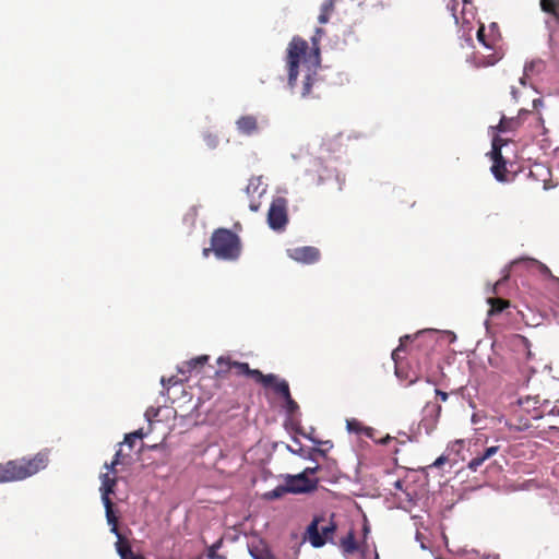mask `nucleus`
Returning a JSON list of instances; mask_svg holds the SVG:
<instances>
[{"label": "nucleus", "mask_w": 559, "mask_h": 559, "mask_svg": "<svg viewBox=\"0 0 559 559\" xmlns=\"http://www.w3.org/2000/svg\"><path fill=\"white\" fill-rule=\"evenodd\" d=\"M322 28L316 29V35L312 37V47L309 48L308 43L295 36L287 47L286 66L288 70V86L290 90L296 87L297 78L299 74V67L301 64L304 74L302 85L300 88L301 97L311 95V87L316 81L317 69L320 67V47L319 39L323 35Z\"/></svg>", "instance_id": "obj_1"}, {"label": "nucleus", "mask_w": 559, "mask_h": 559, "mask_svg": "<svg viewBox=\"0 0 559 559\" xmlns=\"http://www.w3.org/2000/svg\"><path fill=\"white\" fill-rule=\"evenodd\" d=\"M49 450L34 456H23L0 463V483L21 481L45 469L49 464Z\"/></svg>", "instance_id": "obj_2"}, {"label": "nucleus", "mask_w": 559, "mask_h": 559, "mask_svg": "<svg viewBox=\"0 0 559 559\" xmlns=\"http://www.w3.org/2000/svg\"><path fill=\"white\" fill-rule=\"evenodd\" d=\"M211 249L219 260L236 261L242 250L240 237L227 228H217L211 236Z\"/></svg>", "instance_id": "obj_3"}, {"label": "nucleus", "mask_w": 559, "mask_h": 559, "mask_svg": "<svg viewBox=\"0 0 559 559\" xmlns=\"http://www.w3.org/2000/svg\"><path fill=\"white\" fill-rule=\"evenodd\" d=\"M336 528L333 515L330 519L323 515L314 516L306 530L305 539H308L312 547L320 548L333 540Z\"/></svg>", "instance_id": "obj_4"}, {"label": "nucleus", "mask_w": 559, "mask_h": 559, "mask_svg": "<svg viewBox=\"0 0 559 559\" xmlns=\"http://www.w3.org/2000/svg\"><path fill=\"white\" fill-rule=\"evenodd\" d=\"M477 39L479 43H481L485 48L488 50H491L490 53L478 56L475 58V64L476 67H490L495 66L499 60L502 59L504 52L501 49V47H498L496 44V40H486L485 36V27L481 25L477 31Z\"/></svg>", "instance_id": "obj_5"}, {"label": "nucleus", "mask_w": 559, "mask_h": 559, "mask_svg": "<svg viewBox=\"0 0 559 559\" xmlns=\"http://www.w3.org/2000/svg\"><path fill=\"white\" fill-rule=\"evenodd\" d=\"M288 223L287 201L278 197L274 199L267 212V224L273 230H283Z\"/></svg>", "instance_id": "obj_6"}, {"label": "nucleus", "mask_w": 559, "mask_h": 559, "mask_svg": "<svg viewBox=\"0 0 559 559\" xmlns=\"http://www.w3.org/2000/svg\"><path fill=\"white\" fill-rule=\"evenodd\" d=\"M285 481L290 493H308L314 491L319 486V478L307 477L302 472L297 475H287Z\"/></svg>", "instance_id": "obj_7"}, {"label": "nucleus", "mask_w": 559, "mask_h": 559, "mask_svg": "<svg viewBox=\"0 0 559 559\" xmlns=\"http://www.w3.org/2000/svg\"><path fill=\"white\" fill-rule=\"evenodd\" d=\"M286 252L290 259L304 264H313L321 258L320 250L312 246L289 248Z\"/></svg>", "instance_id": "obj_8"}, {"label": "nucleus", "mask_w": 559, "mask_h": 559, "mask_svg": "<svg viewBox=\"0 0 559 559\" xmlns=\"http://www.w3.org/2000/svg\"><path fill=\"white\" fill-rule=\"evenodd\" d=\"M424 416L419 423V428L424 429L426 433H430L439 420L441 414V406L437 403L428 402L424 407Z\"/></svg>", "instance_id": "obj_9"}, {"label": "nucleus", "mask_w": 559, "mask_h": 559, "mask_svg": "<svg viewBox=\"0 0 559 559\" xmlns=\"http://www.w3.org/2000/svg\"><path fill=\"white\" fill-rule=\"evenodd\" d=\"M237 131L246 136H252L260 131L258 118L253 115H243L236 120Z\"/></svg>", "instance_id": "obj_10"}, {"label": "nucleus", "mask_w": 559, "mask_h": 559, "mask_svg": "<svg viewBox=\"0 0 559 559\" xmlns=\"http://www.w3.org/2000/svg\"><path fill=\"white\" fill-rule=\"evenodd\" d=\"M346 427L349 432H355L358 435H364L370 439H373L376 442L381 444H386L392 440V437L386 435L384 438L380 440H376L374 432L376 430L371 427H365L359 420L352 418L346 421Z\"/></svg>", "instance_id": "obj_11"}, {"label": "nucleus", "mask_w": 559, "mask_h": 559, "mask_svg": "<svg viewBox=\"0 0 559 559\" xmlns=\"http://www.w3.org/2000/svg\"><path fill=\"white\" fill-rule=\"evenodd\" d=\"M264 377H271L272 380L257 381V383H260L264 388H272L273 391L282 397H289L290 391H289L288 382L286 380L278 379V377L273 373L264 374Z\"/></svg>", "instance_id": "obj_12"}, {"label": "nucleus", "mask_w": 559, "mask_h": 559, "mask_svg": "<svg viewBox=\"0 0 559 559\" xmlns=\"http://www.w3.org/2000/svg\"><path fill=\"white\" fill-rule=\"evenodd\" d=\"M233 365V370L236 376H246L252 379L254 382L272 380L271 377H264V374L259 369H251L247 362L235 361Z\"/></svg>", "instance_id": "obj_13"}, {"label": "nucleus", "mask_w": 559, "mask_h": 559, "mask_svg": "<svg viewBox=\"0 0 559 559\" xmlns=\"http://www.w3.org/2000/svg\"><path fill=\"white\" fill-rule=\"evenodd\" d=\"M112 474L114 475H110V473L107 472V473H104L100 475L102 501H105V499H110V495L115 492V487L117 485V477H116V473H112Z\"/></svg>", "instance_id": "obj_14"}, {"label": "nucleus", "mask_w": 559, "mask_h": 559, "mask_svg": "<svg viewBox=\"0 0 559 559\" xmlns=\"http://www.w3.org/2000/svg\"><path fill=\"white\" fill-rule=\"evenodd\" d=\"M528 110H521L519 117L516 118H507L502 117L495 129L499 132H509L515 130L521 124V118L523 115H528Z\"/></svg>", "instance_id": "obj_15"}, {"label": "nucleus", "mask_w": 559, "mask_h": 559, "mask_svg": "<svg viewBox=\"0 0 559 559\" xmlns=\"http://www.w3.org/2000/svg\"><path fill=\"white\" fill-rule=\"evenodd\" d=\"M499 449L500 447L498 445L487 448L481 454H478L475 457H473L468 462L467 467L472 472H476L479 468V466H481L486 460L492 457L499 451Z\"/></svg>", "instance_id": "obj_16"}, {"label": "nucleus", "mask_w": 559, "mask_h": 559, "mask_svg": "<svg viewBox=\"0 0 559 559\" xmlns=\"http://www.w3.org/2000/svg\"><path fill=\"white\" fill-rule=\"evenodd\" d=\"M103 503L106 511L107 522L111 526L110 532L114 533L116 536L120 535L121 533L118 528V516L114 512V503L111 499H105Z\"/></svg>", "instance_id": "obj_17"}, {"label": "nucleus", "mask_w": 559, "mask_h": 559, "mask_svg": "<svg viewBox=\"0 0 559 559\" xmlns=\"http://www.w3.org/2000/svg\"><path fill=\"white\" fill-rule=\"evenodd\" d=\"M207 360H209L207 355H201V356L194 357L188 361L182 362V365L178 368V371L180 373H186V372L190 373L191 371L203 367L207 362Z\"/></svg>", "instance_id": "obj_18"}, {"label": "nucleus", "mask_w": 559, "mask_h": 559, "mask_svg": "<svg viewBox=\"0 0 559 559\" xmlns=\"http://www.w3.org/2000/svg\"><path fill=\"white\" fill-rule=\"evenodd\" d=\"M540 9L550 15L556 24H559V0H539Z\"/></svg>", "instance_id": "obj_19"}, {"label": "nucleus", "mask_w": 559, "mask_h": 559, "mask_svg": "<svg viewBox=\"0 0 559 559\" xmlns=\"http://www.w3.org/2000/svg\"><path fill=\"white\" fill-rule=\"evenodd\" d=\"M116 550L121 559H128L134 554L129 540L122 534L117 536Z\"/></svg>", "instance_id": "obj_20"}, {"label": "nucleus", "mask_w": 559, "mask_h": 559, "mask_svg": "<svg viewBox=\"0 0 559 559\" xmlns=\"http://www.w3.org/2000/svg\"><path fill=\"white\" fill-rule=\"evenodd\" d=\"M488 304L490 305L489 316L499 314L510 307V301L503 298H488Z\"/></svg>", "instance_id": "obj_21"}, {"label": "nucleus", "mask_w": 559, "mask_h": 559, "mask_svg": "<svg viewBox=\"0 0 559 559\" xmlns=\"http://www.w3.org/2000/svg\"><path fill=\"white\" fill-rule=\"evenodd\" d=\"M336 0H324L321 5L320 14L318 16V21L321 24H325L329 22L331 14L334 12Z\"/></svg>", "instance_id": "obj_22"}, {"label": "nucleus", "mask_w": 559, "mask_h": 559, "mask_svg": "<svg viewBox=\"0 0 559 559\" xmlns=\"http://www.w3.org/2000/svg\"><path fill=\"white\" fill-rule=\"evenodd\" d=\"M341 547L346 554H354L358 550L354 531H349L348 534L341 539Z\"/></svg>", "instance_id": "obj_23"}, {"label": "nucleus", "mask_w": 559, "mask_h": 559, "mask_svg": "<svg viewBox=\"0 0 559 559\" xmlns=\"http://www.w3.org/2000/svg\"><path fill=\"white\" fill-rule=\"evenodd\" d=\"M491 173L498 181L507 180V160H492Z\"/></svg>", "instance_id": "obj_24"}, {"label": "nucleus", "mask_w": 559, "mask_h": 559, "mask_svg": "<svg viewBox=\"0 0 559 559\" xmlns=\"http://www.w3.org/2000/svg\"><path fill=\"white\" fill-rule=\"evenodd\" d=\"M235 361L231 360L229 357H219L217 359V366L218 369L216 371V374L218 377H224L226 373L233 370Z\"/></svg>", "instance_id": "obj_25"}, {"label": "nucleus", "mask_w": 559, "mask_h": 559, "mask_svg": "<svg viewBox=\"0 0 559 559\" xmlns=\"http://www.w3.org/2000/svg\"><path fill=\"white\" fill-rule=\"evenodd\" d=\"M288 492H290V489H288V486L285 483V485L277 486L273 490L265 492L264 498L266 500H276V499L282 498L285 493H288Z\"/></svg>", "instance_id": "obj_26"}, {"label": "nucleus", "mask_w": 559, "mask_h": 559, "mask_svg": "<svg viewBox=\"0 0 559 559\" xmlns=\"http://www.w3.org/2000/svg\"><path fill=\"white\" fill-rule=\"evenodd\" d=\"M261 185L260 178H251L246 187V192L248 195L258 193L259 195H262L265 191V189H262L261 191H258Z\"/></svg>", "instance_id": "obj_27"}, {"label": "nucleus", "mask_w": 559, "mask_h": 559, "mask_svg": "<svg viewBox=\"0 0 559 559\" xmlns=\"http://www.w3.org/2000/svg\"><path fill=\"white\" fill-rule=\"evenodd\" d=\"M222 544H223V540H222V539H218V540H217L216 543H214L211 547H209V549H207V554H206V556H207V558H209V559H226V557H225V556L219 555V554L217 552V549H218V548H221Z\"/></svg>", "instance_id": "obj_28"}, {"label": "nucleus", "mask_w": 559, "mask_h": 559, "mask_svg": "<svg viewBox=\"0 0 559 559\" xmlns=\"http://www.w3.org/2000/svg\"><path fill=\"white\" fill-rule=\"evenodd\" d=\"M121 457H122V450H121V449H119V450L116 452V454H115V456H114L112 462H111L110 464H107V463H106V464H105V467H106L109 472H111V473H117L116 466H117V465H119L120 463H122Z\"/></svg>", "instance_id": "obj_29"}, {"label": "nucleus", "mask_w": 559, "mask_h": 559, "mask_svg": "<svg viewBox=\"0 0 559 559\" xmlns=\"http://www.w3.org/2000/svg\"><path fill=\"white\" fill-rule=\"evenodd\" d=\"M142 438H143L142 430H138V431H134V432H131V433L127 435L124 437V443L128 444L130 448H133L135 441L138 439H142Z\"/></svg>", "instance_id": "obj_30"}, {"label": "nucleus", "mask_w": 559, "mask_h": 559, "mask_svg": "<svg viewBox=\"0 0 559 559\" xmlns=\"http://www.w3.org/2000/svg\"><path fill=\"white\" fill-rule=\"evenodd\" d=\"M286 403V409L289 414H294L298 411L299 406L298 404L293 400L292 395L289 394V397H283Z\"/></svg>", "instance_id": "obj_31"}, {"label": "nucleus", "mask_w": 559, "mask_h": 559, "mask_svg": "<svg viewBox=\"0 0 559 559\" xmlns=\"http://www.w3.org/2000/svg\"><path fill=\"white\" fill-rule=\"evenodd\" d=\"M204 142L210 148H215L218 144V138L215 134L207 133L204 135Z\"/></svg>", "instance_id": "obj_32"}, {"label": "nucleus", "mask_w": 559, "mask_h": 559, "mask_svg": "<svg viewBox=\"0 0 559 559\" xmlns=\"http://www.w3.org/2000/svg\"><path fill=\"white\" fill-rule=\"evenodd\" d=\"M501 150L502 148L495 147V146L491 147L490 155H491L492 160L504 159V157L502 156Z\"/></svg>", "instance_id": "obj_33"}, {"label": "nucleus", "mask_w": 559, "mask_h": 559, "mask_svg": "<svg viewBox=\"0 0 559 559\" xmlns=\"http://www.w3.org/2000/svg\"><path fill=\"white\" fill-rule=\"evenodd\" d=\"M409 340H411L409 335H405L400 338V346L392 353V357L394 360L396 359L397 353L403 348L404 343L408 342Z\"/></svg>", "instance_id": "obj_34"}, {"label": "nucleus", "mask_w": 559, "mask_h": 559, "mask_svg": "<svg viewBox=\"0 0 559 559\" xmlns=\"http://www.w3.org/2000/svg\"><path fill=\"white\" fill-rule=\"evenodd\" d=\"M507 143H508V140L502 139V138H501V136H499V135H496V136L492 139V146H495V147L502 148V146H504Z\"/></svg>", "instance_id": "obj_35"}, {"label": "nucleus", "mask_w": 559, "mask_h": 559, "mask_svg": "<svg viewBox=\"0 0 559 559\" xmlns=\"http://www.w3.org/2000/svg\"><path fill=\"white\" fill-rule=\"evenodd\" d=\"M320 469V465H316L313 467H306L302 473L307 476V477H311L312 475H314Z\"/></svg>", "instance_id": "obj_36"}, {"label": "nucleus", "mask_w": 559, "mask_h": 559, "mask_svg": "<svg viewBox=\"0 0 559 559\" xmlns=\"http://www.w3.org/2000/svg\"><path fill=\"white\" fill-rule=\"evenodd\" d=\"M448 461V457L445 455L439 456L432 464V467H441L445 462Z\"/></svg>", "instance_id": "obj_37"}, {"label": "nucleus", "mask_w": 559, "mask_h": 559, "mask_svg": "<svg viewBox=\"0 0 559 559\" xmlns=\"http://www.w3.org/2000/svg\"><path fill=\"white\" fill-rule=\"evenodd\" d=\"M175 383H176V381H175V378H174V377H171V378H169V379H167V380H166L165 378H162V384H163L164 386H170V385H173V384H175Z\"/></svg>", "instance_id": "obj_38"}, {"label": "nucleus", "mask_w": 559, "mask_h": 559, "mask_svg": "<svg viewBox=\"0 0 559 559\" xmlns=\"http://www.w3.org/2000/svg\"><path fill=\"white\" fill-rule=\"evenodd\" d=\"M436 395L440 397L442 402H445L448 400V393L443 392L441 390H436Z\"/></svg>", "instance_id": "obj_39"}, {"label": "nucleus", "mask_w": 559, "mask_h": 559, "mask_svg": "<svg viewBox=\"0 0 559 559\" xmlns=\"http://www.w3.org/2000/svg\"><path fill=\"white\" fill-rule=\"evenodd\" d=\"M260 205H261V204H260L259 202H253V201H252V202L249 204V207H250V210H251L252 212H257V211H259Z\"/></svg>", "instance_id": "obj_40"}, {"label": "nucleus", "mask_w": 559, "mask_h": 559, "mask_svg": "<svg viewBox=\"0 0 559 559\" xmlns=\"http://www.w3.org/2000/svg\"><path fill=\"white\" fill-rule=\"evenodd\" d=\"M310 440H311L312 442L317 443V444H329V445H330V448H332V443H331V441H324V442H322V441L316 440V439H313V438H310Z\"/></svg>", "instance_id": "obj_41"}, {"label": "nucleus", "mask_w": 559, "mask_h": 559, "mask_svg": "<svg viewBox=\"0 0 559 559\" xmlns=\"http://www.w3.org/2000/svg\"><path fill=\"white\" fill-rule=\"evenodd\" d=\"M128 559H145V558L141 555L132 554Z\"/></svg>", "instance_id": "obj_42"}, {"label": "nucleus", "mask_w": 559, "mask_h": 559, "mask_svg": "<svg viewBox=\"0 0 559 559\" xmlns=\"http://www.w3.org/2000/svg\"><path fill=\"white\" fill-rule=\"evenodd\" d=\"M211 251L213 252V249H211V247H210V248H204V249H203V255H204V257H209V254H210V252H211Z\"/></svg>", "instance_id": "obj_43"}, {"label": "nucleus", "mask_w": 559, "mask_h": 559, "mask_svg": "<svg viewBox=\"0 0 559 559\" xmlns=\"http://www.w3.org/2000/svg\"><path fill=\"white\" fill-rule=\"evenodd\" d=\"M314 452L319 453L320 455L322 456H325V450H322V449H314L313 450Z\"/></svg>", "instance_id": "obj_44"}, {"label": "nucleus", "mask_w": 559, "mask_h": 559, "mask_svg": "<svg viewBox=\"0 0 559 559\" xmlns=\"http://www.w3.org/2000/svg\"><path fill=\"white\" fill-rule=\"evenodd\" d=\"M511 93H512L513 97L516 98V90L514 87H512Z\"/></svg>", "instance_id": "obj_45"}, {"label": "nucleus", "mask_w": 559, "mask_h": 559, "mask_svg": "<svg viewBox=\"0 0 559 559\" xmlns=\"http://www.w3.org/2000/svg\"><path fill=\"white\" fill-rule=\"evenodd\" d=\"M520 82H521V84H522V85H525V78H524V76H523V78H521V79H520Z\"/></svg>", "instance_id": "obj_46"}]
</instances>
